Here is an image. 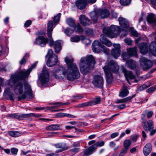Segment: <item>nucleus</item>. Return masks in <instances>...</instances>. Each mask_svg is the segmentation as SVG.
<instances>
[{
    "instance_id": "obj_1",
    "label": "nucleus",
    "mask_w": 156,
    "mask_h": 156,
    "mask_svg": "<svg viewBox=\"0 0 156 156\" xmlns=\"http://www.w3.org/2000/svg\"><path fill=\"white\" fill-rule=\"evenodd\" d=\"M67 68L59 66V72L66 76L68 80L73 81L78 79L80 76V73L77 65L73 62V59L71 56H67L65 59Z\"/></svg>"
},
{
    "instance_id": "obj_2",
    "label": "nucleus",
    "mask_w": 156,
    "mask_h": 156,
    "mask_svg": "<svg viewBox=\"0 0 156 156\" xmlns=\"http://www.w3.org/2000/svg\"><path fill=\"white\" fill-rule=\"evenodd\" d=\"M36 63H34L26 71L21 70L17 74H15L12 75L10 79L6 81V83L10 86H14V90H17L19 94H22L23 92L22 83L21 82H18L16 84V83L18 81L24 80L28 77L32 69L36 67Z\"/></svg>"
},
{
    "instance_id": "obj_3",
    "label": "nucleus",
    "mask_w": 156,
    "mask_h": 156,
    "mask_svg": "<svg viewBox=\"0 0 156 156\" xmlns=\"http://www.w3.org/2000/svg\"><path fill=\"white\" fill-rule=\"evenodd\" d=\"M103 31L104 34L100 36V40L103 44L110 47L112 46V43L106 38V35L111 38L115 37L119 34L120 29L118 26L112 25L110 27H105L104 28Z\"/></svg>"
},
{
    "instance_id": "obj_4",
    "label": "nucleus",
    "mask_w": 156,
    "mask_h": 156,
    "mask_svg": "<svg viewBox=\"0 0 156 156\" xmlns=\"http://www.w3.org/2000/svg\"><path fill=\"white\" fill-rule=\"evenodd\" d=\"M95 64V59L92 55L81 58L79 63L81 72L84 75L87 74L90 69L94 68Z\"/></svg>"
},
{
    "instance_id": "obj_5",
    "label": "nucleus",
    "mask_w": 156,
    "mask_h": 156,
    "mask_svg": "<svg viewBox=\"0 0 156 156\" xmlns=\"http://www.w3.org/2000/svg\"><path fill=\"white\" fill-rule=\"evenodd\" d=\"M53 21L50 20L47 23V34L49 37V45H53L54 48L55 52L57 53H58V41L57 40L54 42L52 37L51 34L53 28L57 24L58 22V14L55 16L53 18Z\"/></svg>"
},
{
    "instance_id": "obj_6",
    "label": "nucleus",
    "mask_w": 156,
    "mask_h": 156,
    "mask_svg": "<svg viewBox=\"0 0 156 156\" xmlns=\"http://www.w3.org/2000/svg\"><path fill=\"white\" fill-rule=\"evenodd\" d=\"M103 69L106 75L107 82L108 84H110L113 78L112 73H117L119 69V66L117 63L112 60L109 62Z\"/></svg>"
},
{
    "instance_id": "obj_7",
    "label": "nucleus",
    "mask_w": 156,
    "mask_h": 156,
    "mask_svg": "<svg viewBox=\"0 0 156 156\" xmlns=\"http://www.w3.org/2000/svg\"><path fill=\"white\" fill-rule=\"evenodd\" d=\"M24 92L21 95H19L18 97L19 101L26 99L27 100L34 98V95H33L31 87L30 84L27 82H25L24 84Z\"/></svg>"
},
{
    "instance_id": "obj_8",
    "label": "nucleus",
    "mask_w": 156,
    "mask_h": 156,
    "mask_svg": "<svg viewBox=\"0 0 156 156\" xmlns=\"http://www.w3.org/2000/svg\"><path fill=\"white\" fill-rule=\"evenodd\" d=\"M53 51L51 49H49L48 51L46 58H48L47 65L49 67H51L55 65L58 61V57L52 55Z\"/></svg>"
},
{
    "instance_id": "obj_9",
    "label": "nucleus",
    "mask_w": 156,
    "mask_h": 156,
    "mask_svg": "<svg viewBox=\"0 0 156 156\" xmlns=\"http://www.w3.org/2000/svg\"><path fill=\"white\" fill-rule=\"evenodd\" d=\"M92 50L94 52L99 53L101 50V49H103L104 53L106 54H107L109 53L108 48L101 46L98 40L94 41L92 44Z\"/></svg>"
},
{
    "instance_id": "obj_10",
    "label": "nucleus",
    "mask_w": 156,
    "mask_h": 156,
    "mask_svg": "<svg viewBox=\"0 0 156 156\" xmlns=\"http://www.w3.org/2000/svg\"><path fill=\"white\" fill-rule=\"evenodd\" d=\"M92 83L95 87L102 88L103 87L104 84L103 79L101 76L95 75L93 78Z\"/></svg>"
},
{
    "instance_id": "obj_11",
    "label": "nucleus",
    "mask_w": 156,
    "mask_h": 156,
    "mask_svg": "<svg viewBox=\"0 0 156 156\" xmlns=\"http://www.w3.org/2000/svg\"><path fill=\"white\" fill-rule=\"evenodd\" d=\"M140 62L142 68L144 70L150 68L153 65L151 61L144 57L141 58Z\"/></svg>"
},
{
    "instance_id": "obj_12",
    "label": "nucleus",
    "mask_w": 156,
    "mask_h": 156,
    "mask_svg": "<svg viewBox=\"0 0 156 156\" xmlns=\"http://www.w3.org/2000/svg\"><path fill=\"white\" fill-rule=\"evenodd\" d=\"M40 81L42 85L47 83L49 81V73L48 71L44 70L43 68L42 73L40 75Z\"/></svg>"
},
{
    "instance_id": "obj_13",
    "label": "nucleus",
    "mask_w": 156,
    "mask_h": 156,
    "mask_svg": "<svg viewBox=\"0 0 156 156\" xmlns=\"http://www.w3.org/2000/svg\"><path fill=\"white\" fill-rule=\"evenodd\" d=\"M48 41V39L47 38L42 36H39L36 38L35 41L34 42V44L39 45L41 47H44Z\"/></svg>"
},
{
    "instance_id": "obj_14",
    "label": "nucleus",
    "mask_w": 156,
    "mask_h": 156,
    "mask_svg": "<svg viewBox=\"0 0 156 156\" xmlns=\"http://www.w3.org/2000/svg\"><path fill=\"white\" fill-rule=\"evenodd\" d=\"M113 46L114 48L112 49L111 55L114 58H117L120 55L121 47L119 44H113Z\"/></svg>"
},
{
    "instance_id": "obj_15",
    "label": "nucleus",
    "mask_w": 156,
    "mask_h": 156,
    "mask_svg": "<svg viewBox=\"0 0 156 156\" xmlns=\"http://www.w3.org/2000/svg\"><path fill=\"white\" fill-rule=\"evenodd\" d=\"M121 69L122 72L125 75L126 81L129 84H130V83L129 81V79H134L135 78V76L131 71H127L124 66H122Z\"/></svg>"
},
{
    "instance_id": "obj_16",
    "label": "nucleus",
    "mask_w": 156,
    "mask_h": 156,
    "mask_svg": "<svg viewBox=\"0 0 156 156\" xmlns=\"http://www.w3.org/2000/svg\"><path fill=\"white\" fill-rule=\"evenodd\" d=\"M79 20L80 23L83 26H88L91 24L90 20L84 15H81Z\"/></svg>"
},
{
    "instance_id": "obj_17",
    "label": "nucleus",
    "mask_w": 156,
    "mask_h": 156,
    "mask_svg": "<svg viewBox=\"0 0 156 156\" xmlns=\"http://www.w3.org/2000/svg\"><path fill=\"white\" fill-rule=\"evenodd\" d=\"M143 120L142 122L144 123L143 126V127L145 131L150 130V129L153 128V123L152 120H149L148 121H146L145 119Z\"/></svg>"
},
{
    "instance_id": "obj_18",
    "label": "nucleus",
    "mask_w": 156,
    "mask_h": 156,
    "mask_svg": "<svg viewBox=\"0 0 156 156\" xmlns=\"http://www.w3.org/2000/svg\"><path fill=\"white\" fill-rule=\"evenodd\" d=\"M99 18L104 19L108 17L110 15V12L107 9H99L98 10Z\"/></svg>"
},
{
    "instance_id": "obj_19",
    "label": "nucleus",
    "mask_w": 156,
    "mask_h": 156,
    "mask_svg": "<svg viewBox=\"0 0 156 156\" xmlns=\"http://www.w3.org/2000/svg\"><path fill=\"white\" fill-rule=\"evenodd\" d=\"M9 117L12 118H16L19 120H22L24 118H27V114H19L18 113L12 114L9 115Z\"/></svg>"
},
{
    "instance_id": "obj_20",
    "label": "nucleus",
    "mask_w": 156,
    "mask_h": 156,
    "mask_svg": "<svg viewBox=\"0 0 156 156\" xmlns=\"http://www.w3.org/2000/svg\"><path fill=\"white\" fill-rule=\"evenodd\" d=\"M87 3V0H78L76 2V4L79 9L82 10L86 7Z\"/></svg>"
},
{
    "instance_id": "obj_21",
    "label": "nucleus",
    "mask_w": 156,
    "mask_h": 156,
    "mask_svg": "<svg viewBox=\"0 0 156 156\" xmlns=\"http://www.w3.org/2000/svg\"><path fill=\"white\" fill-rule=\"evenodd\" d=\"M118 21L120 26L123 28H127L129 26V23L127 20L124 18L119 17Z\"/></svg>"
},
{
    "instance_id": "obj_22",
    "label": "nucleus",
    "mask_w": 156,
    "mask_h": 156,
    "mask_svg": "<svg viewBox=\"0 0 156 156\" xmlns=\"http://www.w3.org/2000/svg\"><path fill=\"white\" fill-rule=\"evenodd\" d=\"M152 150V146L150 143L147 144L144 147L143 149V152L145 156L148 155Z\"/></svg>"
},
{
    "instance_id": "obj_23",
    "label": "nucleus",
    "mask_w": 156,
    "mask_h": 156,
    "mask_svg": "<svg viewBox=\"0 0 156 156\" xmlns=\"http://www.w3.org/2000/svg\"><path fill=\"white\" fill-rule=\"evenodd\" d=\"M129 91L128 90V87L123 84V87L121 89L119 94L120 97L124 98L127 96L129 94Z\"/></svg>"
},
{
    "instance_id": "obj_24",
    "label": "nucleus",
    "mask_w": 156,
    "mask_h": 156,
    "mask_svg": "<svg viewBox=\"0 0 156 156\" xmlns=\"http://www.w3.org/2000/svg\"><path fill=\"white\" fill-rule=\"evenodd\" d=\"M147 22L154 26L156 25V16L153 14L151 13L147 17Z\"/></svg>"
},
{
    "instance_id": "obj_25",
    "label": "nucleus",
    "mask_w": 156,
    "mask_h": 156,
    "mask_svg": "<svg viewBox=\"0 0 156 156\" xmlns=\"http://www.w3.org/2000/svg\"><path fill=\"white\" fill-rule=\"evenodd\" d=\"M90 16L91 20L94 23L97 22L98 18H99L98 10L94 11L90 13Z\"/></svg>"
},
{
    "instance_id": "obj_26",
    "label": "nucleus",
    "mask_w": 156,
    "mask_h": 156,
    "mask_svg": "<svg viewBox=\"0 0 156 156\" xmlns=\"http://www.w3.org/2000/svg\"><path fill=\"white\" fill-rule=\"evenodd\" d=\"M126 65L129 68L131 69H134L136 68V65L135 62L132 59L127 60Z\"/></svg>"
},
{
    "instance_id": "obj_27",
    "label": "nucleus",
    "mask_w": 156,
    "mask_h": 156,
    "mask_svg": "<svg viewBox=\"0 0 156 156\" xmlns=\"http://www.w3.org/2000/svg\"><path fill=\"white\" fill-rule=\"evenodd\" d=\"M96 150V148L91 146L84 151L83 156H88L92 154Z\"/></svg>"
},
{
    "instance_id": "obj_28",
    "label": "nucleus",
    "mask_w": 156,
    "mask_h": 156,
    "mask_svg": "<svg viewBox=\"0 0 156 156\" xmlns=\"http://www.w3.org/2000/svg\"><path fill=\"white\" fill-rule=\"evenodd\" d=\"M135 96V94H134L132 96H129L123 99H117L116 101L115 102L117 104L120 103H126L131 99L133 98Z\"/></svg>"
},
{
    "instance_id": "obj_29",
    "label": "nucleus",
    "mask_w": 156,
    "mask_h": 156,
    "mask_svg": "<svg viewBox=\"0 0 156 156\" xmlns=\"http://www.w3.org/2000/svg\"><path fill=\"white\" fill-rule=\"evenodd\" d=\"M58 103H54L52 105L47 107L48 110H50L51 112H57L58 110Z\"/></svg>"
},
{
    "instance_id": "obj_30",
    "label": "nucleus",
    "mask_w": 156,
    "mask_h": 156,
    "mask_svg": "<svg viewBox=\"0 0 156 156\" xmlns=\"http://www.w3.org/2000/svg\"><path fill=\"white\" fill-rule=\"evenodd\" d=\"M127 52L130 56H136V48H130L127 49Z\"/></svg>"
},
{
    "instance_id": "obj_31",
    "label": "nucleus",
    "mask_w": 156,
    "mask_h": 156,
    "mask_svg": "<svg viewBox=\"0 0 156 156\" xmlns=\"http://www.w3.org/2000/svg\"><path fill=\"white\" fill-rule=\"evenodd\" d=\"M153 114V113L152 111L147 112V110H145L142 114L141 119L142 120L144 119V118L147 115V118H150L152 117Z\"/></svg>"
},
{
    "instance_id": "obj_32",
    "label": "nucleus",
    "mask_w": 156,
    "mask_h": 156,
    "mask_svg": "<svg viewBox=\"0 0 156 156\" xmlns=\"http://www.w3.org/2000/svg\"><path fill=\"white\" fill-rule=\"evenodd\" d=\"M67 24L71 27H75L76 23L75 21L71 18H69L66 20Z\"/></svg>"
},
{
    "instance_id": "obj_33",
    "label": "nucleus",
    "mask_w": 156,
    "mask_h": 156,
    "mask_svg": "<svg viewBox=\"0 0 156 156\" xmlns=\"http://www.w3.org/2000/svg\"><path fill=\"white\" fill-rule=\"evenodd\" d=\"M8 134L10 136L13 137H17L20 136V133L17 131H9L8 132Z\"/></svg>"
},
{
    "instance_id": "obj_34",
    "label": "nucleus",
    "mask_w": 156,
    "mask_h": 156,
    "mask_svg": "<svg viewBox=\"0 0 156 156\" xmlns=\"http://www.w3.org/2000/svg\"><path fill=\"white\" fill-rule=\"evenodd\" d=\"M68 148L65 143H61L59 144V152L66 150Z\"/></svg>"
},
{
    "instance_id": "obj_35",
    "label": "nucleus",
    "mask_w": 156,
    "mask_h": 156,
    "mask_svg": "<svg viewBox=\"0 0 156 156\" xmlns=\"http://www.w3.org/2000/svg\"><path fill=\"white\" fill-rule=\"evenodd\" d=\"M73 28H74V30H75L78 33H81L83 32V29L79 23H78L76 26H75V27Z\"/></svg>"
},
{
    "instance_id": "obj_36",
    "label": "nucleus",
    "mask_w": 156,
    "mask_h": 156,
    "mask_svg": "<svg viewBox=\"0 0 156 156\" xmlns=\"http://www.w3.org/2000/svg\"><path fill=\"white\" fill-rule=\"evenodd\" d=\"M131 144V142L129 140L127 139L125 140L123 143L124 148L128 150Z\"/></svg>"
},
{
    "instance_id": "obj_37",
    "label": "nucleus",
    "mask_w": 156,
    "mask_h": 156,
    "mask_svg": "<svg viewBox=\"0 0 156 156\" xmlns=\"http://www.w3.org/2000/svg\"><path fill=\"white\" fill-rule=\"evenodd\" d=\"M74 30H73L69 28H66L64 31L65 33L68 36H70L74 32Z\"/></svg>"
},
{
    "instance_id": "obj_38",
    "label": "nucleus",
    "mask_w": 156,
    "mask_h": 156,
    "mask_svg": "<svg viewBox=\"0 0 156 156\" xmlns=\"http://www.w3.org/2000/svg\"><path fill=\"white\" fill-rule=\"evenodd\" d=\"M105 144V142L104 141H101L100 142H97L94 145H92V146L96 148L97 149V147H101L103 146Z\"/></svg>"
},
{
    "instance_id": "obj_39",
    "label": "nucleus",
    "mask_w": 156,
    "mask_h": 156,
    "mask_svg": "<svg viewBox=\"0 0 156 156\" xmlns=\"http://www.w3.org/2000/svg\"><path fill=\"white\" fill-rule=\"evenodd\" d=\"M85 32L86 34L93 36L94 33V30L90 28H87L85 30Z\"/></svg>"
},
{
    "instance_id": "obj_40",
    "label": "nucleus",
    "mask_w": 156,
    "mask_h": 156,
    "mask_svg": "<svg viewBox=\"0 0 156 156\" xmlns=\"http://www.w3.org/2000/svg\"><path fill=\"white\" fill-rule=\"evenodd\" d=\"M58 126L53 125L48 126L46 128V129L48 130H53L58 129Z\"/></svg>"
},
{
    "instance_id": "obj_41",
    "label": "nucleus",
    "mask_w": 156,
    "mask_h": 156,
    "mask_svg": "<svg viewBox=\"0 0 156 156\" xmlns=\"http://www.w3.org/2000/svg\"><path fill=\"white\" fill-rule=\"evenodd\" d=\"M131 1V0H120V3L121 5L126 6L129 5Z\"/></svg>"
},
{
    "instance_id": "obj_42",
    "label": "nucleus",
    "mask_w": 156,
    "mask_h": 156,
    "mask_svg": "<svg viewBox=\"0 0 156 156\" xmlns=\"http://www.w3.org/2000/svg\"><path fill=\"white\" fill-rule=\"evenodd\" d=\"M122 59L126 61L127 60H128L127 59L129 58L130 55H129L128 53V52L126 53V52H123L122 54Z\"/></svg>"
},
{
    "instance_id": "obj_43",
    "label": "nucleus",
    "mask_w": 156,
    "mask_h": 156,
    "mask_svg": "<svg viewBox=\"0 0 156 156\" xmlns=\"http://www.w3.org/2000/svg\"><path fill=\"white\" fill-rule=\"evenodd\" d=\"M90 103H90V101L86 102L83 103L78 105V107L80 108H82L85 106H91V104Z\"/></svg>"
},
{
    "instance_id": "obj_44",
    "label": "nucleus",
    "mask_w": 156,
    "mask_h": 156,
    "mask_svg": "<svg viewBox=\"0 0 156 156\" xmlns=\"http://www.w3.org/2000/svg\"><path fill=\"white\" fill-rule=\"evenodd\" d=\"M80 40V38L78 35H76L71 37V41L73 42H78Z\"/></svg>"
},
{
    "instance_id": "obj_45",
    "label": "nucleus",
    "mask_w": 156,
    "mask_h": 156,
    "mask_svg": "<svg viewBox=\"0 0 156 156\" xmlns=\"http://www.w3.org/2000/svg\"><path fill=\"white\" fill-rule=\"evenodd\" d=\"M101 101V98H96L95 100L94 101H90L91 106L95 105H96L99 104Z\"/></svg>"
},
{
    "instance_id": "obj_46",
    "label": "nucleus",
    "mask_w": 156,
    "mask_h": 156,
    "mask_svg": "<svg viewBox=\"0 0 156 156\" xmlns=\"http://www.w3.org/2000/svg\"><path fill=\"white\" fill-rule=\"evenodd\" d=\"M52 73L53 75L56 78H58V68L55 69H54L52 71Z\"/></svg>"
},
{
    "instance_id": "obj_47",
    "label": "nucleus",
    "mask_w": 156,
    "mask_h": 156,
    "mask_svg": "<svg viewBox=\"0 0 156 156\" xmlns=\"http://www.w3.org/2000/svg\"><path fill=\"white\" fill-rule=\"evenodd\" d=\"M81 40L86 45L90 44L91 42V41L89 39L87 38H84Z\"/></svg>"
},
{
    "instance_id": "obj_48",
    "label": "nucleus",
    "mask_w": 156,
    "mask_h": 156,
    "mask_svg": "<svg viewBox=\"0 0 156 156\" xmlns=\"http://www.w3.org/2000/svg\"><path fill=\"white\" fill-rule=\"evenodd\" d=\"M80 143L79 141L74 142L73 144V147L74 148H77L80 149Z\"/></svg>"
},
{
    "instance_id": "obj_49",
    "label": "nucleus",
    "mask_w": 156,
    "mask_h": 156,
    "mask_svg": "<svg viewBox=\"0 0 156 156\" xmlns=\"http://www.w3.org/2000/svg\"><path fill=\"white\" fill-rule=\"evenodd\" d=\"M41 116V115L40 114H35L34 113L27 114V118L31 116H34L35 117H38Z\"/></svg>"
},
{
    "instance_id": "obj_50",
    "label": "nucleus",
    "mask_w": 156,
    "mask_h": 156,
    "mask_svg": "<svg viewBox=\"0 0 156 156\" xmlns=\"http://www.w3.org/2000/svg\"><path fill=\"white\" fill-rule=\"evenodd\" d=\"M128 149L125 148H123L120 152L119 156H123L126 153Z\"/></svg>"
},
{
    "instance_id": "obj_51",
    "label": "nucleus",
    "mask_w": 156,
    "mask_h": 156,
    "mask_svg": "<svg viewBox=\"0 0 156 156\" xmlns=\"http://www.w3.org/2000/svg\"><path fill=\"white\" fill-rule=\"evenodd\" d=\"M156 90V86L154 87H151L146 90L147 92L150 93L153 92Z\"/></svg>"
},
{
    "instance_id": "obj_52",
    "label": "nucleus",
    "mask_w": 156,
    "mask_h": 156,
    "mask_svg": "<svg viewBox=\"0 0 156 156\" xmlns=\"http://www.w3.org/2000/svg\"><path fill=\"white\" fill-rule=\"evenodd\" d=\"M11 151L12 154H16L18 151V149L15 148H12L11 149Z\"/></svg>"
},
{
    "instance_id": "obj_53",
    "label": "nucleus",
    "mask_w": 156,
    "mask_h": 156,
    "mask_svg": "<svg viewBox=\"0 0 156 156\" xmlns=\"http://www.w3.org/2000/svg\"><path fill=\"white\" fill-rule=\"evenodd\" d=\"M9 97V99L11 101H13L15 99L14 98V94L13 93L11 92L7 94Z\"/></svg>"
},
{
    "instance_id": "obj_54",
    "label": "nucleus",
    "mask_w": 156,
    "mask_h": 156,
    "mask_svg": "<svg viewBox=\"0 0 156 156\" xmlns=\"http://www.w3.org/2000/svg\"><path fill=\"white\" fill-rule=\"evenodd\" d=\"M112 17L115 19H116L118 17L117 13L114 10H112L111 12Z\"/></svg>"
},
{
    "instance_id": "obj_55",
    "label": "nucleus",
    "mask_w": 156,
    "mask_h": 156,
    "mask_svg": "<svg viewBox=\"0 0 156 156\" xmlns=\"http://www.w3.org/2000/svg\"><path fill=\"white\" fill-rule=\"evenodd\" d=\"M124 41L128 45H130L132 44V41L130 39L126 38L125 39Z\"/></svg>"
},
{
    "instance_id": "obj_56",
    "label": "nucleus",
    "mask_w": 156,
    "mask_h": 156,
    "mask_svg": "<svg viewBox=\"0 0 156 156\" xmlns=\"http://www.w3.org/2000/svg\"><path fill=\"white\" fill-rule=\"evenodd\" d=\"M150 132V135L151 136H152L155 134L156 133V129H150V130H148Z\"/></svg>"
},
{
    "instance_id": "obj_57",
    "label": "nucleus",
    "mask_w": 156,
    "mask_h": 156,
    "mask_svg": "<svg viewBox=\"0 0 156 156\" xmlns=\"http://www.w3.org/2000/svg\"><path fill=\"white\" fill-rule=\"evenodd\" d=\"M32 22L31 20H27L25 23L24 24V26L26 27H29L31 24Z\"/></svg>"
},
{
    "instance_id": "obj_58",
    "label": "nucleus",
    "mask_w": 156,
    "mask_h": 156,
    "mask_svg": "<svg viewBox=\"0 0 156 156\" xmlns=\"http://www.w3.org/2000/svg\"><path fill=\"white\" fill-rule=\"evenodd\" d=\"M27 61V58H23L22 59L20 62V65H22L25 64L26 62Z\"/></svg>"
},
{
    "instance_id": "obj_59",
    "label": "nucleus",
    "mask_w": 156,
    "mask_h": 156,
    "mask_svg": "<svg viewBox=\"0 0 156 156\" xmlns=\"http://www.w3.org/2000/svg\"><path fill=\"white\" fill-rule=\"evenodd\" d=\"M119 135V133L118 132H115L112 133L110 136L111 138L112 139L114 138Z\"/></svg>"
},
{
    "instance_id": "obj_60",
    "label": "nucleus",
    "mask_w": 156,
    "mask_h": 156,
    "mask_svg": "<svg viewBox=\"0 0 156 156\" xmlns=\"http://www.w3.org/2000/svg\"><path fill=\"white\" fill-rule=\"evenodd\" d=\"M149 86H147L146 84H143L142 86L140 87L139 88V89L141 90L146 89L148 87H149Z\"/></svg>"
},
{
    "instance_id": "obj_61",
    "label": "nucleus",
    "mask_w": 156,
    "mask_h": 156,
    "mask_svg": "<svg viewBox=\"0 0 156 156\" xmlns=\"http://www.w3.org/2000/svg\"><path fill=\"white\" fill-rule=\"evenodd\" d=\"M142 136L143 137V140L144 141L145 140L146 138L147 137L146 132L144 130H143L142 132Z\"/></svg>"
},
{
    "instance_id": "obj_62",
    "label": "nucleus",
    "mask_w": 156,
    "mask_h": 156,
    "mask_svg": "<svg viewBox=\"0 0 156 156\" xmlns=\"http://www.w3.org/2000/svg\"><path fill=\"white\" fill-rule=\"evenodd\" d=\"M132 34L134 36L136 37H138V34L137 32L135 30H132L131 31Z\"/></svg>"
},
{
    "instance_id": "obj_63",
    "label": "nucleus",
    "mask_w": 156,
    "mask_h": 156,
    "mask_svg": "<svg viewBox=\"0 0 156 156\" xmlns=\"http://www.w3.org/2000/svg\"><path fill=\"white\" fill-rule=\"evenodd\" d=\"M131 140L134 141H135L137 139V136L136 135H134L133 136H131Z\"/></svg>"
},
{
    "instance_id": "obj_64",
    "label": "nucleus",
    "mask_w": 156,
    "mask_h": 156,
    "mask_svg": "<svg viewBox=\"0 0 156 156\" xmlns=\"http://www.w3.org/2000/svg\"><path fill=\"white\" fill-rule=\"evenodd\" d=\"M79 150V149L77 148H74L71 150V151L75 154L77 153Z\"/></svg>"
}]
</instances>
